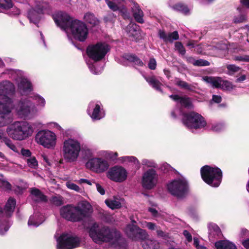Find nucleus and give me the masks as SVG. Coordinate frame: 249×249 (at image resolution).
<instances>
[{"mask_svg":"<svg viewBox=\"0 0 249 249\" xmlns=\"http://www.w3.org/2000/svg\"><path fill=\"white\" fill-rule=\"evenodd\" d=\"M57 249H73L79 247L78 237L63 233L57 240Z\"/></svg>","mask_w":249,"mask_h":249,"instance_id":"12","label":"nucleus"},{"mask_svg":"<svg viewBox=\"0 0 249 249\" xmlns=\"http://www.w3.org/2000/svg\"><path fill=\"white\" fill-rule=\"evenodd\" d=\"M11 122L10 115L0 112V127L6 125Z\"/></svg>","mask_w":249,"mask_h":249,"instance_id":"33","label":"nucleus"},{"mask_svg":"<svg viewBox=\"0 0 249 249\" xmlns=\"http://www.w3.org/2000/svg\"><path fill=\"white\" fill-rule=\"evenodd\" d=\"M91 210V206L89 203L83 202L76 206L67 204L62 206L60 209V214L67 221L78 222L88 217Z\"/></svg>","mask_w":249,"mask_h":249,"instance_id":"2","label":"nucleus"},{"mask_svg":"<svg viewBox=\"0 0 249 249\" xmlns=\"http://www.w3.org/2000/svg\"><path fill=\"white\" fill-rule=\"evenodd\" d=\"M125 232L128 238L134 241L144 240L148 237L145 230L134 224L127 225Z\"/></svg>","mask_w":249,"mask_h":249,"instance_id":"14","label":"nucleus"},{"mask_svg":"<svg viewBox=\"0 0 249 249\" xmlns=\"http://www.w3.org/2000/svg\"><path fill=\"white\" fill-rule=\"evenodd\" d=\"M73 37L80 42L86 40L89 35V30L86 23L78 19H74L69 29Z\"/></svg>","mask_w":249,"mask_h":249,"instance_id":"9","label":"nucleus"},{"mask_svg":"<svg viewBox=\"0 0 249 249\" xmlns=\"http://www.w3.org/2000/svg\"><path fill=\"white\" fill-rule=\"evenodd\" d=\"M15 92L14 85L8 81L0 83V112L10 115L11 99L8 97Z\"/></svg>","mask_w":249,"mask_h":249,"instance_id":"5","label":"nucleus"},{"mask_svg":"<svg viewBox=\"0 0 249 249\" xmlns=\"http://www.w3.org/2000/svg\"><path fill=\"white\" fill-rule=\"evenodd\" d=\"M200 175L202 180L208 185L213 187H217L222 179V172L217 167H213L206 165L200 169Z\"/></svg>","mask_w":249,"mask_h":249,"instance_id":"3","label":"nucleus"},{"mask_svg":"<svg viewBox=\"0 0 249 249\" xmlns=\"http://www.w3.org/2000/svg\"><path fill=\"white\" fill-rule=\"evenodd\" d=\"M96 186L97 191L101 195H104L105 194V190L104 188L99 183H96Z\"/></svg>","mask_w":249,"mask_h":249,"instance_id":"57","label":"nucleus"},{"mask_svg":"<svg viewBox=\"0 0 249 249\" xmlns=\"http://www.w3.org/2000/svg\"><path fill=\"white\" fill-rule=\"evenodd\" d=\"M173 8L185 15H187L189 12V10L188 7L182 3H178L175 4L173 6Z\"/></svg>","mask_w":249,"mask_h":249,"instance_id":"37","label":"nucleus"},{"mask_svg":"<svg viewBox=\"0 0 249 249\" xmlns=\"http://www.w3.org/2000/svg\"><path fill=\"white\" fill-rule=\"evenodd\" d=\"M30 193L31 195L37 198V199L35 200L36 202H47L48 199L47 196L44 195L39 189L35 187L32 188Z\"/></svg>","mask_w":249,"mask_h":249,"instance_id":"27","label":"nucleus"},{"mask_svg":"<svg viewBox=\"0 0 249 249\" xmlns=\"http://www.w3.org/2000/svg\"><path fill=\"white\" fill-rule=\"evenodd\" d=\"M195 66H199V67H202V66H208L210 65V63L207 60H204V59H198L196 60V62Z\"/></svg>","mask_w":249,"mask_h":249,"instance_id":"49","label":"nucleus"},{"mask_svg":"<svg viewBox=\"0 0 249 249\" xmlns=\"http://www.w3.org/2000/svg\"><path fill=\"white\" fill-rule=\"evenodd\" d=\"M246 79V75L245 74L242 75L241 76L238 77L235 82L236 83L241 82L245 80Z\"/></svg>","mask_w":249,"mask_h":249,"instance_id":"63","label":"nucleus"},{"mask_svg":"<svg viewBox=\"0 0 249 249\" xmlns=\"http://www.w3.org/2000/svg\"><path fill=\"white\" fill-rule=\"evenodd\" d=\"M158 36L166 43L168 42L172 43L174 40L179 39V35L177 31L169 33L167 35L164 30L160 29L158 31Z\"/></svg>","mask_w":249,"mask_h":249,"instance_id":"21","label":"nucleus"},{"mask_svg":"<svg viewBox=\"0 0 249 249\" xmlns=\"http://www.w3.org/2000/svg\"><path fill=\"white\" fill-rule=\"evenodd\" d=\"M144 249H159V243L156 240H147L142 244Z\"/></svg>","mask_w":249,"mask_h":249,"instance_id":"32","label":"nucleus"},{"mask_svg":"<svg viewBox=\"0 0 249 249\" xmlns=\"http://www.w3.org/2000/svg\"><path fill=\"white\" fill-rule=\"evenodd\" d=\"M134 17L138 22L140 23H143L144 22V20L142 18L143 12L140 9H138L134 13Z\"/></svg>","mask_w":249,"mask_h":249,"instance_id":"42","label":"nucleus"},{"mask_svg":"<svg viewBox=\"0 0 249 249\" xmlns=\"http://www.w3.org/2000/svg\"><path fill=\"white\" fill-rule=\"evenodd\" d=\"M29 167L33 169H36L38 167V161L35 157H31L27 160Z\"/></svg>","mask_w":249,"mask_h":249,"instance_id":"43","label":"nucleus"},{"mask_svg":"<svg viewBox=\"0 0 249 249\" xmlns=\"http://www.w3.org/2000/svg\"><path fill=\"white\" fill-rule=\"evenodd\" d=\"M177 85L180 87L182 89L188 90L190 91H194L195 89V87L194 86L182 80L177 81Z\"/></svg>","mask_w":249,"mask_h":249,"instance_id":"36","label":"nucleus"},{"mask_svg":"<svg viewBox=\"0 0 249 249\" xmlns=\"http://www.w3.org/2000/svg\"><path fill=\"white\" fill-rule=\"evenodd\" d=\"M52 18L56 25L62 30L68 31L74 19L67 13L58 11L52 15Z\"/></svg>","mask_w":249,"mask_h":249,"instance_id":"13","label":"nucleus"},{"mask_svg":"<svg viewBox=\"0 0 249 249\" xmlns=\"http://www.w3.org/2000/svg\"><path fill=\"white\" fill-rule=\"evenodd\" d=\"M116 16L113 13H109L103 18V20L106 23H114L115 21Z\"/></svg>","mask_w":249,"mask_h":249,"instance_id":"40","label":"nucleus"},{"mask_svg":"<svg viewBox=\"0 0 249 249\" xmlns=\"http://www.w3.org/2000/svg\"><path fill=\"white\" fill-rule=\"evenodd\" d=\"M41 14H42L39 12L38 9L35 6L34 8H32L28 10L27 17L31 22L36 24L40 20V15Z\"/></svg>","mask_w":249,"mask_h":249,"instance_id":"24","label":"nucleus"},{"mask_svg":"<svg viewBox=\"0 0 249 249\" xmlns=\"http://www.w3.org/2000/svg\"><path fill=\"white\" fill-rule=\"evenodd\" d=\"M148 68L151 70H154L156 68L157 63L155 58H151L150 59L148 64Z\"/></svg>","mask_w":249,"mask_h":249,"instance_id":"53","label":"nucleus"},{"mask_svg":"<svg viewBox=\"0 0 249 249\" xmlns=\"http://www.w3.org/2000/svg\"><path fill=\"white\" fill-rule=\"evenodd\" d=\"M125 31L128 37L132 40L138 41L142 38L140 27L136 23L128 24L126 27Z\"/></svg>","mask_w":249,"mask_h":249,"instance_id":"18","label":"nucleus"},{"mask_svg":"<svg viewBox=\"0 0 249 249\" xmlns=\"http://www.w3.org/2000/svg\"><path fill=\"white\" fill-rule=\"evenodd\" d=\"M235 60L243 62H249V55L238 56L235 57Z\"/></svg>","mask_w":249,"mask_h":249,"instance_id":"55","label":"nucleus"},{"mask_svg":"<svg viewBox=\"0 0 249 249\" xmlns=\"http://www.w3.org/2000/svg\"><path fill=\"white\" fill-rule=\"evenodd\" d=\"M80 149V144L77 141L71 139L65 140L62 149L64 159L70 162L75 161L79 156Z\"/></svg>","mask_w":249,"mask_h":249,"instance_id":"8","label":"nucleus"},{"mask_svg":"<svg viewBox=\"0 0 249 249\" xmlns=\"http://www.w3.org/2000/svg\"><path fill=\"white\" fill-rule=\"evenodd\" d=\"M34 99L38 102V105H40L42 107H44L45 105V99L42 97L41 96L36 95L34 97Z\"/></svg>","mask_w":249,"mask_h":249,"instance_id":"52","label":"nucleus"},{"mask_svg":"<svg viewBox=\"0 0 249 249\" xmlns=\"http://www.w3.org/2000/svg\"><path fill=\"white\" fill-rule=\"evenodd\" d=\"M209 230V237L210 240L214 241L221 239L222 233L220 228L214 223H210L208 226Z\"/></svg>","mask_w":249,"mask_h":249,"instance_id":"20","label":"nucleus"},{"mask_svg":"<svg viewBox=\"0 0 249 249\" xmlns=\"http://www.w3.org/2000/svg\"><path fill=\"white\" fill-rule=\"evenodd\" d=\"M106 205L112 210L119 209L121 207V203L120 201L111 199L105 200Z\"/></svg>","mask_w":249,"mask_h":249,"instance_id":"34","label":"nucleus"},{"mask_svg":"<svg viewBox=\"0 0 249 249\" xmlns=\"http://www.w3.org/2000/svg\"><path fill=\"white\" fill-rule=\"evenodd\" d=\"M84 19L86 22L90 24L92 26H95L99 23L98 19L95 17L94 14L90 12L86 13L84 15Z\"/></svg>","mask_w":249,"mask_h":249,"instance_id":"30","label":"nucleus"},{"mask_svg":"<svg viewBox=\"0 0 249 249\" xmlns=\"http://www.w3.org/2000/svg\"><path fill=\"white\" fill-rule=\"evenodd\" d=\"M90 117L94 120H98L102 118L101 114V107L99 105L96 104Z\"/></svg>","mask_w":249,"mask_h":249,"instance_id":"35","label":"nucleus"},{"mask_svg":"<svg viewBox=\"0 0 249 249\" xmlns=\"http://www.w3.org/2000/svg\"><path fill=\"white\" fill-rule=\"evenodd\" d=\"M246 20V16L244 15H240L238 16L235 17L233 18V22L235 23H242Z\"/></svg>","mask_w":249,"mask_h":249,"instance_id":"50","label":"nucleus"},{"mask_svg":"<svg viewBox=\"0 0 249 249\" xmlns=\"http://www.w3.org/2000/svg\"><path fill=\"white\" fill-rule=\"evenodd\" d=\"M107 176L113 181L122 182L126 179L127 172L123 167L116 165L109 169Z\"/></svg>","mask_w":249,"mask_h":249,"instance_id":"16","label":"nucleus"},{"mask_svg":"<svg viewBox=\"0 0 249 249\" xmlns=\"http://www.w3.org/2000/svg\"><path fill=\"white\" fill-rule=\"evenodd\" d=\"M16 205V199L14 198L10 197L6 203L4 208L7 216H10L11 213H13L15 208Z\"/></svg>","mask_w":249,"mask_h":249,"instance_id":"28","label":"nucleus"},{"mask_svg":"<svg viewBox=\"0 0 249 249\" xmlns=\"http://www.w3.org/2000/svg\"><path fill=\"white\" fill-rule=\"evenodd\" d=\"M212 100L216 103H220L222 101V98L219 95H213Z\"/></svg>","mask_w":249,"mask_h":249,"instance_id":"60","label":"nucleus"},{"mask_svg":"<svg viewBox=\"0 0 249 249\" xmlns=\"http://www.w3.org/2000/svg\"><path fill=\"white\" fill-rule=\"evenodd\" d=\"M31 103L27 99L21 100L18 107V113L20 115L27 116L30 113Z\"/></svg>","mask_w":249,"mask_h":249,"instance_id":"22","label":"nucleus"},{"mask_svg":"<svg viewBox=\"0 0 249 249\" xmlns=\"http://www.w3.org/2000/svg\"><path fill=\"white\" fill-rule=\"evenodd\" d=\"M21 154L25 157H30L31 156V152L29 149L22 148L21 150Z\"/></svg>","mask_w":249,"mask_h":249,"instance_id":"58","label":"nucleus"},{"mask_svg":"<svg viewBox=\"0 0 249 249\" xmlns=\"http://www.w3.org/2000/svg\"><path fill=\"white\" fill-rule=\"evenodd\" d=\"M183 234L185 237L186 239L188 242H191L192 241V236L190 233L187 230H184Z\"/></svg>","mask_w":249,"mask_h":249,"instance_id":"56","label":"nucleus"},{"mask_svg":"<svg viewBox=\"0 0 249 249\" xmlns=\"http://www.w3.org/2000/svg\"><path fill=\"white\" fill-rule=\"evenodd\" d=\"M167 189L172 195L178 198H182L188 194L189 185L186 180L179 179L174 180L168 184Z\"/></svg>","mask_w":249,"mask_h":249,"instance_id":"10","label":"nucleus"},{"mask_svg":"<svg viewBox=\"0 0 249 249\" xmlns=\"http://www.w3.org/2000/svg\"><path fill=\"white\" fill-rule=\"evenodd\" d=\"M146 81L153 88L156 90L162 92V90L161 88V86L162 85V83L158 80L155 76H143Z\"/></svg>","mask_w":249,"mask_h":249,"instance_id":"23","label":"nucleus"},{"mask_svg":"<svg viewBox=\"0 0 249 249\" xmlns=\"http://www.w3.org/2000/svg\"><path fill=\"white\" fill-rule=\"evenodd\" d=\"M203 79L206 83L210 84L214 88H221L222 78L219 77L206 76L203 77Z\"/></svg>","mask_w":249,"mask_h":249,"instance_id":"25","label":"nucleus"},{"mask_svg":"<svg viewBox=\"0 0 249 249\" xmlns=\"http://www.w3.org/2000/svg\"><path fill=\"white\" fill-rule=\"evenodd\" d=\"M156 171L153 169L148 170L143 175L142 184L143 188L146 189H151L155 185L154 179L157 177Z\"/></svg>","mask_w":249,"mask_h":249,"instance_id":"17","label":"nucleus"},{"mask_svg":"<svg viewBox=\"0 0 249 249\" xmlns=\"http://www.w3.org/2000/svg\"><path fill=\"white\" fill-rule=\"evenodd\" d=\"M110 46L106 42H98L94 44H90L86 48V53L89 58L94 62H99L103 59L110 51Z\"/></svg>","mask_w":249,"mask_h":249,"instance_id":"6","label":"nucleus"},{"mask_svg":"<svg viewBox=\"0 0 249 249\" xmlns=\"http://www.w3.org/2000/svg\"><path fill=\"white\" fill-rule=\"evenodd\" d=\"M55 134L50 130H41L36 136L37 143L47 148H53L56 144Z\"/></svg>","mask_w":249,"mask_h":249,"instance_id":"11","label":"nucleus"},{"mask_svg":"<svg viewBox=\"0 0 249 249\" xmlns=\"http://www.w3.org/2000/svg\"><path fill=\"white\" fill-rule=\"evenodd\" d=\"M226 68L229 71L230 75H232L234 72H237L241 70V68L235 65H228Z\"/></svg>","mask_w":249,"mask_h":249,"instance_id":"46","label":"nucleus"},{"mask_svg":"<svg viewBox=\"0 0 249 249\" xmlns=\"http://www.w3.org/2000/svg\"><path fill=\"white\" fill-rule=\"evenodd\" d=\"M186 61L188 63L192 64L195 66L196 60L192 56L186 57Z\"/></svg>","mask_w":249,"mask_h":249,"instance_id":"62","label":"nucleus"},{"mask_svg":"<svg viewBox=\"0 0 249 249\" xmlns=\"http://www.w3.org/2000/svg\"><path fill=\"white\" fill-rule=\"evenodd\" d=\"M86 167L96 173H103L109 167L108 161L101 158H94L89 159L86 163Z\"/></svg>","mask_w":249,"mask_h":249,"instance_id":"15","label":"nucleus"},{"mask_svg":"<svg viewBox=\"0 0 249 249\" xmlns=\"http://www.w3.org/2000/svg\"><path fill=\"white\" fill-rule=\"evenodd\" d=\"M0 187H2L7 190H11V185L7 181L0 179Z\"/></svg>","mask_w":249,"mask_h":249,"instance_id":"51","label":"nucleus"},{"mask_svg":"<svg viewBox=\"0 0 249 249\" xmlns=\"http://www.w3.org/2000/svg\"><path fill=\"white\" fill-rule=\"evenodd\" d=\"M124 58L130 62L134 63L139 66H143V62L135 54H126Z\"/></svg>","mask_w":249,"mask_h":249,"instance_id":"31","label":"nucleus"},{"mask_svg":"<svg viewBox=\"0 0 249 249\" xmlns=\"http://www.w3.org/2000/svg\"><path fill=\"white\" fill-rule=\"evenodd\" d=\"M50 201L52 203L54 204L56 206H60L63 204L64 202L63 200V197L61 196H52Z\"/></svg>","mask_w":249,"mask_h":249,"instance_id":"41","label":"nucleus"},{"mask_svg":"<svg viewBox=\"0 0 249 249\" xmlns=\"http://www.w3.org/2000/svg\"><path fill=\"white\" fill-rule=\"evenodd\" d=\"M182 115V123L189 129H201L206 125L207 123L204 118L196 112H183Z\"/></svg>","mask_w":249,"mask_h":249,"instance_id":"7","label":"nucleus"},{"mask_svg":"<svg viewBox=\"0 0 249 249\" xmlns=\"http://www.w3.org/2000/svg\"><path fill=\"white\" fill-rule=\"evenodd\" d=\"M3 142L4 143L12 150L14 152H18V149L17 147L14 144L12 141L8 138H4L3 139Z\"/></svg>","mask_w":249,"mask_h":249,"instance_id":"47","label":"nucleus"},{"mask_svg":"<svg viewBox=\"0 0 249 249\" xmlns=\"http://www.w3.org/2000/svg\"><path fill=\"white\" fill-rule=\"evenodd\" d=\"M18 88L23 92H31L33 90L32 83L27 79H22L18 85Z\"/></svg>","mask_w":249,"mask_h":249,"instance_id":"29","label":"nucleus"},{"mask_svg":"<svg viewBox=\"0 0 249 249\" xmlns=\"http://www.w3.org/2000/svg\"><path fill=\"white\" fill-rule=\"evenodd\" d=\"M105 1L108 7L112 11L115 12L119 10V6L115 2L109 0H105Z\"/></svg>","mask_w":249,"mask_h":249,"instance_id":"45","label":"nucleus"},{"mask_svg":"<svg viewBox=\"0 0 249 249\" xmlns=\"http://www.w3.org/2000/svg\"><path fill=\"white\" fill-rule=\"evenodd\" d=\"M66 186L69 189L73 190L77 192H79L80 190L79 187L73 183L68 182H67Z\"/></svg>","mask_w":249,"mask_h":249,"instance_id":"54","label":"nucleus"},{"mask_svg":"<svg viewBox=\"0 0 249 249\" xmlns=\"http://www.w3.org/2000/svg\"><path fill=\"white\" fill-rule=\"evenodd\" d=\"M242 245L246 249H249V238L243 241Z\"/></svg>","mask_w":249,"mask_h":249,"instance_id":"64","label":"nucleus"},{"mask_svg":"<svg viewBox=\"0 0 249 249\" xmlns=\"http://www.w3.org/2000/svg\"><path fill=\"white\" fill-rule=\"evenodd\" d=\"M13 7V2L11 0H0V8L8 10Z\"/></svg>","mask_w":249,"mask_h":249,"instance_id":"39","label":"nucleus"},{"mask_svg":"<svg viewBox=\"0 0 249 249\" xmlns=\"http://www.w3.org/2000/svg\"><path fill=\"white\" fill-rule=\"evenodd\" d=\"M216 249H237L236 246L227 240H220L214 245Z\"/></svg>","mask_w":249,"mask_h":249,"instance_id":"26","label":"nucleus"},{"mask_svg":"<svg viewBox=\"0 0 249 249\" xmlns=\"http://www.w3.org/2000/svg\"><path fill=\"white\" fill-rule=\"evenodd\" d=\"M179 103L185 108H190L192 106L191 99L188 97H181Z\"/></svg>","mask_w":249,"mask_h":249,"instance_id":"38","label":"nucleus"},{"mask_svg":"<svg viewBox=\"0 0 249 249\" xmlns=\"http://www.w3.org/2000/svg\"><path fill=\"white\" fill-rule=\"evenodd\" d=\"M12 8V11L11 12L10 15L13 16H17L19 15L20 13V10L18 8L16 7H14L13 6V7Z\"/></svg>","mask_w":249,"mask_h":249,"instance_id":"59","label":"nucleus"},{"mask_svg":"<svg viewBox=\"0 0 249 249\" xmlns=\"http://www.w3.org/2000/svg\"><path fill=\"white\" fill-rule=\"evenodd\" d=\"M175 49L179 52V53L183 55L186 53L185 49L181 42H176L175 45Z\"/></svg>","mask_w":249,"mask_h":249,"instance_id":"44","label":"nucleus"},{"mask_svg":"<svg viewBox=\"0 0 249 249\" xmlns=\"http://www.w3.org/2000/svg\"><path fill=\"white\" fill-rule=\"evenodd\" d=\"M51 3V0H37L35 6L39 12L49 15L52 12Z\"/></svg>","mask_w":249,"mask_h":249,"instance_id":"19","label":"nucleus"},{"mask_svg":"<svg viewBox=\"0 0 249 249\" xmlns=\"http://www.w3.org/2000/svg\"><path fill=\"white\" fill-rule=\"evenodd\" d=\"M220 88L226 90H231L233 89V86L231 82L227 80H222Z\"/></svg>","mask_w":249,"mask_h":249,"instance_id":"48","label":"nucleus"},{"mask_svg":"<svg viewBox=\"0 0 249 249\" xmlns=\"http://www.w3.org/2000/svg\"><path fill=\"white\" fill-rule=\"evenodd\" d=\"M33 130L27 122H16L7 129L8 136L15 140H23L31 136Z\"/></svg>","mask_w":249,"mask_h":249,"instance_id":"4","label":"nucleus"},{"mask_svg":"<svg viewBox=\"0 0 249 249\" xmlns=\"http://www.w3.org/2000/svg\"><path fill=\"white\" fill-rule=\"evenodd\" d=\"M89 234L96 242L101 241L107 243L114 241L118 244L121 243V247L123 249H126V241L121 239V236L120 231L115 228L109 227L107 226H99L97 223L95 222L89 229Z\"/></svg>","mask_w":249,"mask_h":249,"instance_id":"1","label":"nucleus"},{"mask_svg":"<svg viewBox=\"0 0 249 249\" xmlns=\"http://www.w3.org/2000/svg\"><path fill=\"white\" fill-rule=\"evenodd\" d=\"M169 97L176 102H179L181 97L177 94H172L169 96Z\"/></svg>","mask_w":249,"mask_h":249,"instance_id":"61","label":"nucleus"}]
</instances>
